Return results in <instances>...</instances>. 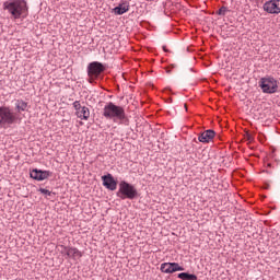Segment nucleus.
<instances>
[{
    "label": "nucleus",
    "mask_w": 280,
    "mask_h": 280,
    "mask_svg": "<svg viewBox=\"0 0 280 280\" xmlns=\"http://www.w3.org/2000/svg\"><path fill=\"white\" fill-rule=\"evenodd\" d=\"M102 180L106 189H109L110 191H115V189H117V182L115 180V177H113L112 174L102 176Z\"/></svg>",
    "instance_id": "9"
},
{
    "label": "nucleus",
    "mask_w": 280,
    "mask_h": 280,
    "mask_svg": "<svg viewBox=\"0 0 280 280\" xmlns=\"http://www.w3.org/2000/svg\"><path fill=\"white\" fill-rule=\"evenodd\" d=\"M73 108H74V115L79 119H84L86 121V119L91 117V112L89 110V107L82 105L79 101H75L73 103Z\"/></svg>",
    "instance_id": "6"
},
{
    "label": "nucleus",
    "mask_w": 280,
    "mask_h": 280,
    "mask_svg": "<svg viewBox=\"0 0 280 280\" xmlns=\"http://www.w3.org/2000/svg\"><path fill=\"white\" fill-rule=\"evenodd\" d=\"M267 14H280V0H268L262 4Z\"/></svg>",
    "instance_id": "7"
},
{
    "label": "nucleus",
    "mask_w": 280,
    "mask_h": 280,
    "mask_svg": "<svg viewBox=\"0 0 280 280\" xmlns=\"http://www.w3.org/2000/svg\"><path fill=\"white\" fill-rule=\"evenodd\" d=\"M128 10H130V5L124 3V4H119L118 7L114 8V13L121 15V14H126V12H128Z\"/></svg>",
    "instance_id": "14"
},
{
    "label": "nucleus",
    "mask_w": 280,
    "mask_h": 280,
    "mask_svg": "<svg viewBox=\"0 0 280 280\" xmlns=\"http://www.w3.org/2000/svg\"><path fill=\"white\" fill-rule=\"evenodd\" d=\"M3 10H7L14 19L27 15V2L25 0H8L3 3Z\"/></svg>",
    "instance_id": "1"
},
{
    "label": "nucleus",
    "mask_w": 280,
    "mask_h": 280,
    "mask_svg": "<svg viewBox=\"0 0 280 280\" xmlns=\"http://www.w3.org/2000/svg\"><path fill=\"white\" fill-rule=\"evenodd\" d=\"M14 121H16V116L10 110V107H0V126L5 128V126H12Z\"/></svg>",
    "instance_id": "5"
},
{
    "label": "nucleus",
    "mask_w": 280,
    "mask_h": 280,
    "mask_svg": "<svg viewBox=\"0 0 280 280\" xmlns=\"http://www.w3.org/2000/svg\"><path fill=\"white\" fill-rule=\"evenodd\" d=\"M39 191L44 195V196H51V191L45 189V188H40Z\"/></svg>",
    "instance_id": "17"
},
{
    "label": "nucleus",
    "mask_w": 280,
    "mask_h": 280,
    "mask_svg": "<svg viewBox=\"0 0 280 280\" xmlns=\"http://www.w3.org/2000/svg\"><path fill=\"white\" fill-rule=\"evenodd\" d=\"M139 196V192L137 191V188L129 184L128 182H120L119 183V189L117 191V197L120 198V200H135Z\"/></svg>",
    "instance_id": "4"
},
{
    "label": "nucleus",
    "mask_w": 280,
    "mask_h": 280,
    "mask_svg": "<svg viewBox=\"0 0 280 280\" xmlns=\"http://www.w3.org/2000/svg\"><path fill=\"white\" fill-rule=\"evenodd\" d=\"M72 255L74 257H82V253H80V250H78V249H72Z\"/></svg>",
    "instance_id": "18"
},
{
    "label": "nucleus",
    "mask_w": 280,
    "mask_h": 280,
    "mask_svg": "<svg viewBox=\"0 0 280 280\" xmlns=\"http://www.w3.org/2000/svg\"><path fill=\"white\" fill-rule=\"evenodd\" d=\"M15 110L16 113H25V110H27V102L18 100L15 102Z\"/></svg>",
    "instance_id": "13"
},
{
    "label": "nucleus",
    "mask_w": 280,
    "mask_h": 280,
    "mask_svg": "<svg viewBox=\"0 0 280 280\" xmlns=\"http://www.w3.org/2000/svg\"><path fill=\"white\" fill-rule=\"evenodd\" d=\"M177 277H178V279H182V280H198L197 275L188 273V272L178 273Z\"/></svg>",
    "instance_id": "15"
},
{
    "label": "nucleus",
    "mask_w": 280,
    "mask_h": 280,
    "mask_svg": "<svg viewBox=\"0 0 280 280\" xmlns=\"http://www.w3.org/2000/svg\"><path fill=\"white\" fill-rule=\"evenodd\" d=\"M215 137V131L208 129L206 131H203L199 137H198V141H200V143H209L210 141H213V138Z\"/></svg>",
    "instance_id": "11"
},
{
    "label": "nucleus",
    "mask_w": 280,
    "mask_h": 280,
    "mask_svg": "<svg viewBox=\"0 0 280 280\" xmlns=\"http://www.w3.org/2000/svg\"><path fill=\"white\" fill-rule=\"evenodd\" d=\"M103 117H105V119H112V121H124V119H126V109L109 102L103 108Z\"/></svg>",
    "instance_id": "2"
},
{
    "label": "nucleus",
    "mask_w": 280,
    "mask_h": 280,
    "mask_svg": "<svg viewBox=\"0 0 280 280\" xmlns=\"http://www.w3.org/2000/svg\"><path fill=\"white\" fill-rule=\"evenodd\" d=\"M258 85L261 89L262 93L272 95L279 91V82L272 75H266L260 78Z\"/></svg>",
    "instance_id": "3"
},
{
    "label": "nucleus",
    "mask_w": 280,
    "mask_h": 280,
    "mask_svg": "<svg viewBox=\"0 0 280 280\" xmlns=\"http://www.w3.org/2000/svg\"><path fill=\"white\" fill-rule=\"evenodd\" d=\"M160 270L161 272H165V275H172L174 272H180L185 270V268L180 267L178 262H163Z\"/></svg>",
    "instance_id": "8"
},
{
    "label": "nucleus",
    "mask_w": 280,
    "mask_h": 280,
    "mask_svg": "<svg viewBox=\"0 0 280 280\" xmlns=\"http://www.w3.org/2000/svg\"><path fill=\"white\" fill-rule=\"evenodd\" d=\"M104 71V66L101 62L94 61L89 65L88 73L89 75H100Z\"/></svg>",
    "instance_id": "10"
},
{
    "label": "nucleus",
    "mask_w": 280,
    "mask_h": 280,
    "mask_svg": "<svg viewBox=\"0 0 280 280\" xmlns=\"http://www.w3.org/2000/svg\"><path fill=\"white\" fill-rule=\"evenodd\" d=\"M267 166H268V167H272V164L269 163V164H267Z\"/></svg>",
    "instance_id": "19"
},
{
    "label": "nucleus",
    "mask_w": 280,
    "mask_h": 280,
    "mask_svg": "<svg viewBox=\"0 0 280 280\" xmlns=\"http://www.w3.org/2000/svg\"><path fill=\"white\" fill-rule=\"evenodd\" d=\"M31 178H34V180H46V178H49V172L35 168L31 172Z\"/></svg>",
    "instance_id": "12"
},
{
    "label": "nucleus",
    "mask_w": 280,
    "mask_h": 280,
    "mask_svg": "<svg viewBox=\"0 0 280 280\" xmlns=\"http://www.w3.org/2000/svg\"><path fill=\"white\" fill-rule=\"evenodd\" d=\"M226 12H229V9H226V7H222V8L219 9L217 14H219V16H225Z\"/></svg>",
    "instance_id": "16"
}]
</instances>
